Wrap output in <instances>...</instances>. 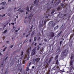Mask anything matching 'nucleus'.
I'll use <instances>...</instances> for the list:
<instances>
[{
  "mask_svg": "<svg viewBox=\"0 0 74 74\" xmlns=\"http://www.w3.org/2000/svg\"><path fill=\"white\" fill-rule=\"evenodd\" d=\"M16 18H14V21H16Z\"/></svg>",
  "mask_w": 74,
  "mask_h": 74,
  "instance_id": "nucleus-50",
  "label": "nucleus"
},
{
  "mask_svg": "<svg viewBox=\"0 0 74 74\" xmlns=\"http://www.w3.org/2000/svg\"><path fill=\"white\" fill-rule=\"evenodd\" d=\"M50 36L51 37H54V33L53 32H51L50 33Z\"/></svg>",
  "mask_w": 74,
  "mask_h": 74,
  "instance_id": "nucleus-7",
  "label": "nucleus"
},
{
  "mask_svg": "<svg viewBox=\"0 0 74 74\" xmlns=\"http://www.w3.org/2000/svg\"><path fill=\"white\" fill-rule=\"evenodd\" d=\"M14 64V62H12L10 63V65H13Z\"/></svg>",
  "mask_w": 74,
  "mask_h": 74,
  "instance_id": "nucleus-36",
  "label": "nucleus"
},
{
  "mask_svg": "<svg viewBox=\"0 0 74 74\" xmlns=\"http://www.w3.org/2000/svg\"><path fill=\"white\" fill-rule=\"evenodd\" d=\"M20 12H24V11L22 10H20Z\"/></svg>",
  "mask_w": 74,
  "mask_h": 74,
  "instance_id": "nucleus-39",
  "label": "nucleus"
},
{
  "mask_svg": "<svg viewBox=\"0 0 74 74\" xmlns=\"http://www.w3.org/2000/svg\"><path fill=\"white\" fill-rule=\"evenodd\" d=\"M20 72H21V73H22V68H21V69H20Z\"/></svg>",
  "mask_w": 74,
  "mask_h": 74,
  "instance_id": "nucleus-38",
  "label": "nucleus"
},
{
  "mask_svg": "<svg viewBox=\"0 0 74 74\" xmlns=\"http://www.w3.org/2000/svg\"><path fill=\"white\" fill-rule=\"evenodd\" d=\"M32 69H34V66H33L32 67Z\"/></svg>",
  "mask_w": 74,
  "mask_h": 74,
  "instance_id": "nucleus-56",
  "label": "nucleus"
},
{
  "mask_svg": "<svg viewBox=\"0 0 74 74\" xmlns=\"http://www.w3.org/2000/svg\"><path fill=\"white\" fill-rule=\"evenodd\" d=\"M18 32V30H15V32Z\"/></svg>",
  "mask_w": 74,
  "mask_h": 74,
  "instance_id": "nucleus-57",
  "label": "nucleus"
},
{
  "mask_svg": "<svg viewBox=\"0 0 74 74\" xmlns=\"http://www.w3.org/2000/svg\"><path fill=\"white\" fill-rule=\"evenodd\" d=\"M34 41H36V40H37V38L36 37H34Z\"/></svg>",
  "mask_w": 74,
  "mask_h": 74,
  "instance_id": "nucleus-40",
  "label": "nucleus"
},
{
  "mask_svg": "<svg viewBox=\"0 0 74 74\" xmlns=\"http://www.w3.org/2000/svg\"><path fill=\"white\" fill-rule=\"evenodd\" d=\"M30 51V50L29 49H28L26 52V53H29V51Z\"/></svg>",
  "mask_w": 74,
  "mask_h": 74,
  "instance_id": "nucleus-25",
  "label": "nucleus"
},
{
  "mask_svg": "<svg viewBox=\"0 0 74 74\" xmlns=\"http://www.w3.org/2000/svg\"><path fill=\"white\" fill-rule=\"evenodd\" d=\"M51 59H50L49 60V62L47 63V65H48L49 64V63L51 62Z\"/></svg>",
  "mask_w": 74,
  "mask_h": 74,
  "instance_id": "nucleus-18",
  "label": "nucleus"
},
{
  "mask_svg": "<svg viewBox=\"0 0 74 74\" xmlns=\"http://www.w3.org/2000/svg\"><path fill=\"white\" fill-rule=\"evenodd\" d=\"M55 12V10H53L51 12V14H53V13H54V12Z\"/></svg>",
  "mask_w": 74,
  "mask_h": 74,
  "instance_id": "nucleus-32",
  "label": "nucleus"
},
{
  "mask_svg": "<svg viewBox=\"0 0 74 74\" xmlns=\"http://www.w3.org/2000/svg\"><path fill=\"white\" fill-rule=\"evenodd\" d=\"M13 47V45H12L10 47V48H12Z\"/></svg>",
  "mask_w": 74,
  "mask_h": 74,
  "instance_id": "nucleus-45",
  "label": "nucleus"
},
{
  "mask_svg": "<svg viewBox=\"0 0 74 74\" xmlns=\"http://www.w3.org/2000/svg\"><path fill=\"white\" fill-rule=\"evenodd\" d=\"M4 62H3L1 63V64L0 65V67H2L3 69H4Z\"/></svg>",
  "mask_w": 74,
  "mask_h": 74,
  "instance_id": "nucleus-3",
  "label": "nucleus"
},
{
  "mask_svg": "<svg viewBox=\"0 0 74 74\" xmlns=\"http://www.w3.org/2000/svg\"><path fill=\"white\" fill-rule=\"evenodd\" d=\"M8 32V30L7 29L5 30L3 32V33H7Z\"/></svg>",
  "mask_w": 74,
  "mask_h": 74,
  "instance_id": "nucleus-20",
  "label": "nucleus"
},
{
  "mask_svg": "<svg viewBox=\"0 0 74 74\" xmlns=\"http://www.w3.org/2000/svg\"><path fill=\"white\" fill-rule=\"evenodd\" d=\"M67 51L66 50H65L62 52V54L64 55V56H66L67 55Z\"/></svg>",
  "mask_w": 74,
  "mask_h": 74,
  "instance_id": "nucleus-2",
  "label": "nucleus"
},
{
  "mask_svg": "<svg viewBox=\"0 0 74 74\" xmlns=\"http://www.w3.org/2000/svg\"><path fill=\"white\" fill-rule=\"evenodd\" d=\"M57 51L58 54H60V53L61 50L60 49V48H59L58 49H57Z\"/></svg>",
  "mask_w": 74,
  "mask_h": 74,
  "instance_id": "nucleus-6",
  "label": "nucleus"
},
{
  "mask_svg": "<svg viewBox=\"0 0 74 74\" xmlns=\"http://www.w3.org/2000/svg\"><path fill=\"white\" fill-rule=\"evenodd\" d=\"M60 15V13H59L58 15V17H59V15Z\"/></svg>",
  "mask_w": 74,
  "mask_h": 74,
  "instance_id": "nucleus-54",
  "label": "nucleus"
},
{
  "mask_svg": "<svg viewBox=\"0 0 74 74\" xmlns=\"http://www.w3.org/2000/svg\"><path fill=\"white\" fill-rule=\"evenodd\" d=\"M30 64H31V62H30L29 64H27V67H30Z\"/></svg>",
  "mask_w": 74,
  "mask_h": 74,
  "instance_id": "nucleus-12",
  "label": "nucleus"
},
{
  "mask_svg": "<svg viewBox=\"0 0 74 74\" xmlns=\"http://www.w3.org/2000/svg\"><path fill=\"white\" fill-rule=\"evenodd\" d=\"M40 60V58H38L35 59V61L36 62H38Z\"/></svg>",
  "mask_w": 74,
  "mask_h": 74,
  "instance_id": "nucleus-4",
  "label": "nucleus"
},
{
  "mask_svg": "<svg viewBox=\"0 0 74 74\" xmlns=\"http://www.w3.org/2000/svg\"><path fill=\"white\" fill-rule=\"evenodd\" d=\"M25 9H26V10L28 11V12H29L30 10H29V7H27Z\"/></svg>",
  "mask_w": 74,
  "mask_h": 74,
  "instance_id": "nucleus-11",
  "label": "nucleus"
},
{
  "mask_svg": "<svg viewBox=\"0 0 74 74\" xmlns=\"http://www.w3.org/2000/svg\"><path fill=\"white\" fill-rule=\"evenodd\" d=\"M22 8H19L17 10V11H21V9Z\"/></svg>",
  "mask_w": 74,
  "mask_h": 74,
  "instance_id": "nucleus-33",
  "label": "nucleus"
},
{
  "mask_svg": "<svg viewBox=\"0 0 74 74\" xmlns=\"http://www.w3.org/2000/svg\"><path fill=\"white\" fill-rule=\"evenodd\" d=\"M60 3V1L57 3L55 5V6H57V5H59Z\"/></svg>",
  "mask_w": 74,
  "mask_h": 74,
  "instance_id": "nucleus-10",
  "label": "nucleus"
},
{
  "mask_svg": "<svg viewBox=\"0 0 74 74\" xmlns=\"http://www.w3.org/2000/svg\"><path fill=\"white\" fill-rule=\"evenodd\" d=\"M58 28H59V25H57V26H56L54 28V30H55L56 29H58Z\"/></svg>",
  "mask_w": 74,
  "mask_h": 74,
  "instance_id": "nucleus-9",
  "label": "nucleus"
},
{
  "mask_svg": "<svg viewBox=\"0 0 74 74\" xmlns=\"http://www.w3.org/2000/svg\"><path fill=\"white\" fill-rule=\"evenodd\" d=\"M36 48L37 47H35V48L33 49L32 51V55H34L35 54H36Z\"/></svg>",
  "mask_w": 74,
  "mask_h": 74,
  "instance_id": "nucleus-1",
  "label": "nucleus"
},
{
  "mask_svg": "<svg viewBox=\"0 0 74 74\" xmlns=\"http://www.w3.org/2000/svg\"><path fill=\"white\" fill-rule=\"evenodd\" d=\"M5 3H6V2H2L1 3V4H3V5H5Z\"/></svg>",
  "mask_w": 74,
  "mask_h": 74,
  "instance_id": "nucleus-19",
  "label": "nucleus"
},
{
  "mask_svg": "<svg viewBox=\"0 0 74 74\" xmlns=\"http://www.w3.org/2000/svg\"><path fill=\"white\" fill-rule=\"evenodd\" d=\"M33 25H32V27L31 28L30 30H32V29H33Z\"/></svg>",
  "mask_w": 74,
  "mask_h": 74,
  "instance_id": "nucleus-46",
  "label": "nucleus"
},
{
  "mask_svg": "<svg viewBox=\"0 0 74 74\" xmlns=\"http://www.w3.org/2000/svg\"><path fill=\"white\" fill-rule=\"evenodd\" d=\"M37 1V0H35V1H34V4H36V3Z\"/></svg>",
  "mask_w": 74,
  "mask_h": 74,
  "instance_id": "nucleus-31",
  "label": "nucleus"
},
{
  "mask_svg": "<svg viewBox=\"0 0 74 74\" xmlns=\"http://www.w3.org/2000/svg\"><path fill=\"white\" fill-rule=\"evenodd\" d=\"M43 20L42 21V24H41V21L39 22V23H40V25H39V26H40V27H42V26H43V24H42V23H43Z\"/></svg>",
  "mask_w": 74,
  "mask_h": 74,
  "instance_id": "nucleus-5",
  "label": "nucleus"
},
{
  "mask_svg": "<svg viewBox=\"0 0 74 74\" xmlns=\"http://www.w3.org/2000/svg\"><path fill=\"white\" fill-rule=\"evenodd\" d=\"M16 18H17V19H18V16L17 15L16 16Z\"/></svg>",
  "mask_w": 74,
  "mask_h": 74,
  "instance_id": "nucleus-59",
  "label": "nucleus"
},
{
  "mask_svg": "<svg viewBox=\"0 0 74 74\" xmlns=\"http://www.w3.org/2000/svg\"><path fill=\"white\" fill-rule=\"evenodd\" d=\"M44 15H45V18H47V13H45L44 14Z\"/></svg>",
  "mask_w": 74,
  "mask_h": 74,
  "instance_id": "nucleus-37",
  "label": "nucleus"
},
{
  "mask_svg": "<svg viewBox=\"0 0 74 74\" xmlns=\"http://www.w3.org/2000/svg\"><path fill=\"white\" fill-rule=\"evenodd\" d=\"M7 73V71H6L5 72V73H4V74H6Z\"/></svg>",
  "mask_w": 74,
  "mask_h": 74,
  "instance_id": "nucleus-61",
  "label": "nucleus"
},
{
  "mask_svg": "<svg viewBox=\"0 0 74 74\" xmlns=\"http://www.w3.org/2000/svg\"><path fill=\"white\" fill-rule=\"evenodd\" d=\"M61 7H63V6H64V4L62 3L61 5Z\"/></svg>",
  "mask_w": 74,
  "mask_h": 74,
  "instance_id": "nucleus-41",
  "label": "nucleus"
},
{
  "mask_svg": "<svg viewBox=\"0 0 74 74\" xmlns=\"http://www.w3.org/2000/svg\"><path fill=\"white\" fill-rule=\"evenodd\" d=\"M30 32H29V35L28 34L27 35H26V37H28V36H29V35H30Z\"/></svg>",
  "mask_w": 74,
  "mask_h": 74,
  "instance_id": "nucleus-28",
  "label": "nucleus"
},
{
  "mask_svg": "<svg viewBox=\"0 0 74 74\" xmlns=\"http://www.w3.org/2000/svg\"><path fill=\"white\" fill-rule=\"evenodd\" d=\"M46 23H47V21H44V25H46Z\"/></svg>",
  "mask_w": 74,
  "mask_h": 74,
  "instance_id": "nucleus-35",
  "label": "nucleus"
},
{
  "mask_svg": "<svg viewBox=\"0 0 74 74\" xmlns=\"http://www.w3.org/2000/svg\"><path fill=\"white\" fill-rule=\"evenodd\" d=\"M23 52L22 51L21 52V56H22V55H23Z\"/></svg>",
  "mask_w": 74,
  "mask_h": 74,
  "instance_id": "nucleus-42",
  "label": "nucleus"
},
{
  "mask_svg": "<svg viewBox=\"0 0 74 74\" xmlns=\"http://www.w3.org/2000/svg\"><path fill=\"white\" fill-rule=\"evenodd\" d=\"M39 49H40V46L39 45H38V48L37 49V51H38L39 50Z\"/></svg>",
  "mask_w": 74,
  "mask_h": 74,
  "instance_id": "nucleus-29",
  "label": "nucleus"
},
{
  "mask_svg": "<svg viewBox=\"0 0 74 74\" xmlns=\"http://www.w3.org/2000/svg\"><path fill=\"white\" fill-rule=\"evenodd\" d=\"M10 22V21H7L6 22V25H8V24Z\"/></svg>",
  "mask_w": 74,
  "mask_h": 74,
  "instance_id": "nucleus-17",
  "label": "nucleus"
},
{
  "mask_svg": "<svg viewBox=\"0 0 74 74\" xmlns=\"http://www.w3.org/2000/svg\"><path fill=\"white\" fill-rule=\"evenodd\" d=\"M29 41L30 42H31V41H32V39H30L29 40Z\"/></svg>",
  "mask_w": 74,
  "mask_h": 74,
  "instance_id": "nucleus-64",
  "label": "nucleus"
},
{
  "mask_svg": "<svg viewBox=\"0 0 74 74\" xmlns=\"http://www.w3.org/2000/svg\"><path fill=\"white\" fill-rule=\"evenodd\" d=\"M5 15V14H4L3 15L2 17H3V16H4Z\"/></svg>",
  "mask_w": 74,
  "mask_h": 74,
  "instance_id": "nucleus-52",
  "label": "nucleus"
},
{
  "mask_svg": "<svg viewBox=\"0 0 74 74\" xmlns=\"http://www.w3.org/2000/svg\"><path fill=\"white\" fill-rule=\"evenodd\" d=\"M53 24V22L52 21H51L49 23V25H52Z\"/></svg>",
  "mask_w": 74,
  "mask_h": 74,
  "instance_id": "nucleus-8",
  "label": "nucleus"
},
{
  "mask_svg": "<svg viewBox=\"0 0 74 74\" xmlns=\"http://www.w3.org/2000/svg\"><path fill=\"white\" fill-rule=\"evenodd\" d=\"M27 12H26V15H27Z\"/></svg>",
  "mask_w": 74,
  "mask_h": 74,
  "instance_id": "nucleus-62",
  "label": "nucleus"
},
{
  "mask_svg": "<svg viewBox=\"0 0 74 74\" xmlns=\"http://www.w3.org/2000/svg\"><path fill=\"white\" fill-rule=\"evenodd\" d=\"M34 33H35V31H33L31 34V36H33V35H34Z\"/></svg>",
  "mask_w": 74,
  "mask_h": 74,
  "instance_id": "nucleus-23",
  "label": "nucleus"
},
{
  "mask_svg": "<svg viewBox=\"0 0 74 74\" xmlns=\"http://www.w3.org/2000/svg\"><path fill=\"white\" fill-rule=\"evenodd\" d=\"M58 57H59V56H58V55L56 56L55 57V59H56H56H58Z\"/></svg>",
  "mask_w": 74,
  "mask_h": 74,
  "instance_id": "nucleus-27",
  "label": "nucleus"
},
{
  "mask_svg": "<svg viewBox=\"0 0 74 74\" xmlns=\"http://www.w3.org/2000/svg\"><path fill=\"white\" fill-rule=\"evenodd\" d=\"M7 49V47H6L4 49L3 51V52H4V51H5V49Z\"/></svg>",
  "mask_w": 74,
  "mask_h": 74,
  "instance_id": "nucleus-26",
  "label": "nucleus"
},
{
  "mask_svg": "<svg viewBox=\"0 0 74 74\" xmlns=\"http://www.w3.org/2000/svg\"><path fill=\"white\" fill-rule=\"evenodd\" d=\"M14 28H15V27L14 25H13V29H14Z\"/></svg>",
  "mask_w": 74,
  "mask_h": 74,
  "instance_id": "nucleus-58",
  "label": "nucleus"
},
{
  "mask_svg": "<svg viewBox=\"0 0 74 74\" xmlns=\"http://www.w3.org/2000/svg\"><path fill=\"white\" fill-rule=\"evenodd\" d=\"M56 67V66H54L53 67V68H52V70H56V69H55V67Z\"/></svg>",
  "mask_w": 74,
  "mask_h": 74,
  "instance_id": "nucleus-15",
  "label": "nucleus"
},
{
  "mask_svg": "<svg viewBox=\"0 0 74 74\" xmlns=\"http://www.w3.org/2000/svg\"><path fill=\"white\" fill-rule=\"evenodd\" d=\"M61 33H62V32H60L58 34V37H59L60 36V34H61Z\"/></svg>",
  "mask_w": 74,
  "mask_h": 74,
  "instance_id": "nucleus-21",
  "label": "nucleus"
},
{
  "mask_svg": "<svg viewBox=\"0 0 74 74\" xmlns=\"http://www.w3.org/2000/svg\"><path fill=\"white\" fill-rule=\"evenodd\" d=\"M27 41V40H25L24 42H23V44H24V43H25V42H26Z\"/></svg>",
  "mask_w": 74,
  "mask_h": 74,
  "instance_id": "nucleus-43",
  "label": "nucleus"
},
{
  "mask_svg": "<svg viewBox=\"0 0 74 74\" xmlns=\"http://www.w3.org/2000/svg\"><path fill=\"white\" fill-rule=\"evenodd\" d=\"M32 7H31L30 8V10H32Z\"/></svg>",
  "mask_w": 74,
  "mask_h": 74,
  "instance_id": "nucleus-48",
  "label": "nucleus"
},
{
  "mask_svg": "<svg viewBox=\"0 0 74 74\" xmlns=\"http://www.w3.org/2000/svg\"><path fill=\"white\" fill-rule=\"evenodd\" d=\"M43 50H42L40 51V54H42V53H43V51H42Z\"/></svg>",
  "mask_w": 74,
  "mask_h": 74,
  "instance_id": "nucleus-22",
  "label": "nucleus"
},
{
  "mask_svg": "<svg viewBox=\"0 0 74 74\" xmlns=\"http://www.w3.org/2000/svg\"><path fill=\"white\" fill-rule=\"evenodd\" d=\"M53 1H54V0H52L51 2V3H53Z\"/></svg>",
  "mask_w": 74,
  "mask_h": 74,
  "instance_id": "nucleus-55",
  "label": "nucleus"
},
{
  "mask_svg": "<svg viewBox=\"0 0 74 74\" xmlns=\"http://www.w3.org/2000/svg\"><path fill=\"white\" fill-rule=\"evenodd\" d=\"M29 67H28L27 66V69L26 70L27 71H28L30 70Z\"/></svg>",
  "mask_w": 74,
  "mask_h": 74,
  "instance_id": "nucleus-14",
  "label": "nucleus"
},
{
  "mask_svg": "<svg viewBox=\"0 0 74 74\" xmlns=\"http://www.w3.org/2000/svg\"><path fill=\"white\" fill-rule=\"evenodd\" d=\"M7 59H8V57H6V58L5 59V60H6Z\"/></svg>",
  "mask_w": 74,
  "mask_h": 74,
  "instance_id": "nucleus-47",
  "label": "nucleus"
},
{
  "mask_svg": "<svg viewBox=\"0 0 74 74\" xmlns=\"http://www.w3.org/2000/svg\"><path fill=\"white\" fill-rule=\"evenodd\" d=\"M23 64H26V62H25V60H24L23 61Z\"/></svg>",
  "mask_w": 74,
  "mask_h": 74,
  "instance_id": "nucleus-24",
  "label": "nucleus"
},
{
  "mask_svg": "<svg viewBox=\"0 0 74 74\" xmlns=\"http://www.w3.org/2000/svg\"><path fill=\"white\" fill-rule=\"evenodd\" d=\"M32 15V14L29 15V16H28V18H29V19H30Z\"/></svg>",
  "mask_w": 74,
  "mask_h": 74,
  "instance_id": "nucleus-16",
  "label": "nucleus"
},
{
  "mask_svg": "<svg viewBox=\"0 0 74 74\" xmlns=\"http://www.w3.org/2000/svg\"><path fill=\"white\" fill-rule=\"evenodd\" d=\"M62 40H61L60 41V45H62Z\"/></svg>",
  "mask_w": 74,
  "mask_h": 74,
  "instance_id": "nucleus-44",
  "label": "nucleus"
},
{
  "mask_svg": "<svg viewBox=\"0 0 74 74\" xmlns=\"http://www.w3.org/2000/svg\"><path fill=\"white\" fill-rule=\"evenodd\" d=\"M10 42V41H6V42H7V43H8V42Z\"/></svg>",
  "mask_w": 74,
  "mask_h": 74,
  "instance_id": "nucleus-49",
  "label": "nucleus"
},
{
  "mask_svg": "<svg viewBox=\"0 0 74 74\" xmlns=\"http://www.w3.org/2000/svg\"><path fill=\"white\" fill-rule=\"evenodd\" d=\"M58 63H59V61H58V60H57L56 61V64H58Z\"/></svg>",
  "mask_w": 74,
  "mask_h": 74,
  "instance_id": "nucleus-34",
  "label": "nucleus"
},
{
  "mask_svg": "<svg viewBox=\"0 0 74 74\" xmlns=\"http://www.w3.org/2000/svg\"><path fill=\"white\" fill-rule=\"evenodd\" d=\"M16 8H14V11H15V9H16Z\"/></svg>",
  "mask_w": 74,
  "mask_h": 74,
  "instance_id": "nucleus-60",
  "label": "nucleus"
},
{
  "mask_svg": "<svg viewBox=\"0 0 74 74\" xmlns=\"http://www.w3.org/2000/svg\"><path fill=\"white\" fill-rule=\"evenodd\" d=\"M36 45H37V43H35L34 44L35 46H36Z\"/></svg>",
  "mask_w": 74,
  "mask_h": 74,
  "instance_id": "nucleus-53",
  "label": "nucleus"
},
{
  "mask_svg": "<svg viewBox=\"0 0 74 74\" xmlns=\"http://www.w3.org/2000/svg\"><path fill=\"white\" fill-rule=\"evenodd\" d=\"M60 8H61V7H59L57 9V10H59L60 9Z\"/></svg>",
  "mask_w": 74,
  "mask_h": 74,
  "instance_id": "nucleus-30",
  "label": "nucleus"
},
{
  "mask_svg": "<svg viewBox=\"0 0 74 74\" xmlns=\"http://www.w3.org/2000/svg\"><path fill=\"white\" fill-rule=\"evenodd\" d=\"M70 64L72 66L73 65V61H72V60L70 61Z\"/></svg>",
  "mask_w": 74,
  "mask_h": 74,
  "instance_id": "nucleus-13",
  "label": "nucleus"
},
{
  "mask_svg": "<svg viewBox=\"0 0 74 74\" xmlns=\"http://www.w3.org/2000/svg\"><path fill=\"white\" fill-rule=\"evenodd\" d=\"M11 0H8V2H10V1H11Z\"/></svg>",
  "mask_w": 74,
  "mask_h": 74,
  "instance_id": "nucleus-63",
  "label": "nucleus"
},
{
  "mask_svg": "<svg viewBox=\"0 0 74 74\" xmlns=\"http://www.w3.org/2000/svg\"><path fill=\"white\" fill-rule=\"evenodd\" d=\"M12 25H14V23H11Z\"/></svg>",
  "mask_w": 74,
  "mask_h": 74,
  "instance_id": "nucleus-51",
  "label": "nucleus"
}]
</instances>
